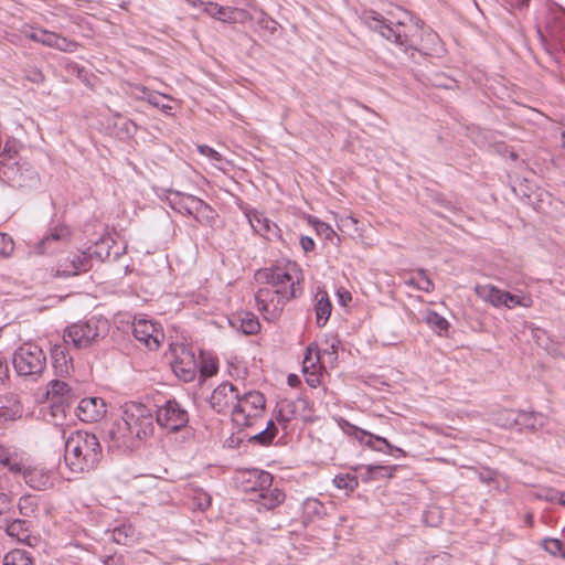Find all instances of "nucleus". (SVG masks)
Listing matches in <instances>:
<instances>
[{
  "label": "nucleus",
  "instance_id": "f704fd0d",
  "mask_svg": "<svg viewBox=\"0 0 565 565\" xmlns=\"http://www.w3.org/2000/svg\"><path fill=\"white\" fill-rule=\"evenodd\" d=\"M110 238L103 237L96 244L94 248H88V255L93 258L103 262L110 257Z\"/></svg>",
  "mask_w": 565,
  "mask_h": 565
},
{
  "label": "nucleus",
  "instance_id": "c9c22d12",
  "mask_svg": "<svg viewBox=\"0 0 565 565\" xmlns=\"http://www.w3.org/2000/svg\"><path fill=\"white\" fill-rule=\"evenodd\" d=\"M239 329L244 334H255L260 329V323L257 317L252 312H244L238 317Z\"/></svg>",
  "mask_w": 565,
  "mask_h": 565
},
{
  "label": "nucleus",
  "instance_id": "6ab92c4d",
  "mask_svg": "<svg viewBox=\"0 0 565 565\" xmlns=\"http://www.w3.org/2000/svg\"><path fill=\"white\" fill-rule=\"evenodd\" d=\"M246 216L253 230L266 239L271 241L280 238V228L264 213L252 210L246 213Z\"/></svg>",
  "mask_w": 565,
  "mask_h": 565
},
{
  "label": "nucleus",
  "instance_id": "9d476101",
  "mask_svg": "<svg viewBox=\"0 0 565 565\" xmlns=\"http://www.w3.org/2000/svg\"><path fill=\"white\" fill-rule=\"evenodd\" d=\"M157 423L170 431H179L189 423L188 411L175 399L167 401L157 409Z\"/></svg>",
  "mask_w": 565,
  "mask_h": 565
},
{
  "label": "nucleus",
  "instance_id": "7ed1b4c3",
  "mask_svg": "<svg viewBox=\"0 0 565 565\" xmlns=\"http://www.w3.org/2000/svg\"><path fill=\"white\" fill-rule=\"evenodd\" d=\"M0 466L7 467L14 475H22L25 483L39 491L54 486V473L40 467H28L22 456L4 446H0Z\"/></svg>",
  "mask_w": 565,
  "mask_h": 565
},
{
  "label": "nucleus",
  "instance_id": "1a4fd4ad",
  "mask_svg": "<svg viewBox=\"0 0 565 565\" xmlns=\"http://www.w3.org/2000/svg\"><path fill=\"white\" fill-rule=\"evenodd\" d=\"M173 355L171 366L174 374L184 382L193 381L199 371V360L194 350L185 344H177Z\"/></svg>",
  "mask_w": 565,
  "mask_h": 565
},
{
  "label": "nucleus",
  "instance_id": "49530a36",
  "mask_svg": "<svg viewBox=\"0 0 565 565\" xmlns=\"http://www.w3.org/2000/svg\"><path fill=\"white\" fill-rule=\"evenodd\" d=\"M529 202L534 206L535 210H543L545 201L548 202L550 194L543 190H537L534 193L524 194Z\"/></svg>",
  "mask_w": 565,
  "mask_h": 565
},
{
  "label": "nucleus",
  "instance_id": "37998d69",
  "mask_svg": "<svg viewBox=\"0 0 565 565\" xmlns=\"http://www.w3.org/2000/svg\"><path fill=\"white\" fill-rule=\"evenodd\" d=\"M192 502L195 509L205 511L211 507L212 498L203 490H195L192 497Z\"/></svg>",
  "mask_w": 565,
  "mask_h": 565
},
{
  "label": "nucleus",
  "instance_id": "20e7f679",
  "mask_svg": "<svg viewBox=\"0 0 565 565\" xmlns=\"http://www.w3.org/2000/svg\"><path fill=\"white\" fill-rule=\"evenodd\" d=\"M17 151L4 145L0 153V178L14 188H33L39 183V174L25 160L14 156Z\"/></svg>",
  "mask_w": 565,
  "mask_h": 565
},
{
  "label": "nucleus",
  "instance_id": "9b49d317",
  "mask_svg": "<svg viewBox=\"0 0 565 565\" xmlns=\"http://www.w3.org/2000/svg\"><path fill=\"white\" fill-rule=\"evenodd\" d=\"M72 231L65 224H55L49 227L45 235L35 244L34 253L38 255L52 254L71 242Z\"/></svg>",
  "mask_w": 565,
  "mask_h": 565
},
{
  "label": "nucleus",
  "instance_id": "cd10ccee",
  "mask_svg": "<svg viewBox=\"0 0 565 565\" xmlns=\"http://www.w3.org/2000/svg\"><path fill=\"white\" fill-rule=\"evenodd\" d=\"M6 532L9 536L21 543H29L31 537V525L28 520L14 519L6 524Z\"/></svg>",
  "mask_w": 565,
  "mask_h": 565
},
{
  "label": "nucleus",
  "instance_id": "052dcab7",
  "mask_svg": "<svg viewBox=\"0 0 565 565\" xmlns=\"http://www.w3.org/2000/svg\"><path fill=\"white\" fill-rule=\"evenodd\" d=\"M199 151L202 154L207 156L213 160H216V161L221 160V154L216 150L212 149L209 146H199Z\"/></svg>",
  "mask_w": 565,
  "mask_h": 565
},
{
  "label": "nucleus",
  "instance_id": "de8ad7c7",
  "mask_svg": "<svg viewBox=\"0 0 565 565\" xmlns=\"http://www.w3.org/2000/svg\"><path fill=\"white\" fill-rule=\"evenodd\" d=\"M273 431L268 429H262L250 436H248V441L252 444H258L260 446H268L274 440Z\"/></svg>",
  "mask_w": 565,
  "mask_h": 565
},
{
  "label": "nucleus",
  "instance_id": "f3484780",
  "mask_svg": "<svg viewBox=\"0 0 565 565\" xmlns=\"http://www.w3.org/2000/svg\"><path fill=\"white\" fill-rule=\"evenodd\" d=\"M92 259L88 252H79L68 256L64 262L60 263L56 268V276L70 277L85 273L92 268Z\"/></svg>",
  "mask_w": 565,
  "mask_h": 565
},
{
  "label": "nucleus",
  "instance_id": "aec40b11",
  "mask_svg": "<svg viewBox=\"0 0 565 565\" xmlns=\"http://www.w3.org/2000/svg\"><path fill=\"white\" fill-rule=\"evenodd\" d=\"M349 428L351 429L349 431L350 435H353L361 444H364L366 447L371 448L372 450L379 451V452H388L384 448H377V446L374 444V441L381 443L385 446L390 451H398L402 454V456H405V452L398 448L393 446L386 438L374 435L372 433H369L366 430H363L359 427H355L353 425H349Z\"/></svg>",
  "mask_w": 565,
  "mask_h": 565
},
{
  "label": "nucleus",
  "instance_id": "09e8293b",
  "mask_svg": "<svg viewBox=\"0 0 565 565\" xmlns=\"http://www.w3.org/2000/svg\"><path fill=\"white\" fill-rule=\"evenodd\" d=\"M19 511L22 515L29 516L36 510V503L33 497L24 495L21 497L18 503Z\"/></svg>",
  "mask_w": 565,
  "mask_h": 565
},
{
  "label": "nucleus",
  "instance_id": "e2e57ef3",
  "mask_svg": "<svg viewBox=\"0 0 565 565\" xmlns=\"http://www.w3.org/2000/svg\"><path fill=\"white\" fill-rule=\"evenodd\" d=\"M306 374H307L306 381L311 387H317L320 384V375H319L318 371H311Z\"/></svg>",
  "mask_w": 565,
  "mask_h": 565
},
{
  "label": "nucleus",
  "instance_id": "338daca9",
  "mask_svg": "<svg viewBox=\"0 0 565 565\" xmlns=\"http://www.w3.org/2000/svg\"><path fill=\"white\" fill-rule=\"evenodd\" d=\"M8 376V364L0 359V383Z\"/></svg>",
  "mask_w": 565,
  "mask_h": 565
},
{
  "label": "nucleus",
  "instance_id": "0eeeda50",
  "mask_svg": "<svg viewBox=\"0 0 565 565\" xmlns=\"http://www.w3.org/2000/svg\"><path fill=\"white\" fill-rule=\"evenodd\" d=\"M105 326L106 322L95 319L75 322L65 329L64 343L77 350L87 349L104 338Z\"/></svg>",
  "mask_w": 565,
  "mask_h": 565
},
{
  "label": "nucleus",
  "instance_id": "a18cd8bd",
  "mask_svg": "<svg viewBox=\"0 0 565 565\" xmlns=\"http://www.w3.org/2000/svg\"><path fill=\"white\" fill-rule=\"evenodd\" d=\"M70 385L61 380H52L50 382V388L47 391L54 397H65L70 393Z\"/></svg>",
  "mask_w": 565,
  "mask_h": 565
},
{
  "label": "nucleus",
  "instance_id": "c85d7f7f",
  "mask_svg": "<svg viewBox=\"0 0 565 565\" xmlns=\"http://www.w3.org/2000/svg\"><path fill=\"white\" fill-rule=\"evenodd\" d=\"M250 477L254 479V486L250 488V497L256 492L268 490L273 484V476L268 471L253 470Z\"/></svg>",
  "mask_w": 565,
  "mask_h": 565
},
{
  "label": "nucleus",
  "instance_id": "79ce46f5",
  "mask_svg": "<svg viewBox=\"0 0 565 565\" xmlns=\"http://www.w3.org/2000/svg\"><path fill=\"white\" fill-rule=\"evenodd\" d=\"M423 521L428 526H438L443 521V513L438 507H429L424 511Z\"/></svg>",
  "mask_w": 565,
  "mask_h": 565
},
{
  "label": "nucleus",
  "instance_id": "473e14b6",
  "mask_svg": "<svg viewBox=\"0 0 565 565\" xmlns=\"http://www.w3.org/2000/svg\"><path fill=\"white\" fill-rule=\"evenodd\" d=\"M135 530L130 524H120L111 531L110 539L117 544L128 545L132 542Z\"/></svg>",
  "mask_w": 565,
  "mask_h": 565
},
{
  "label": "nucleus",
  "instance_id": "72a5a7b5",
  "mask_svg": "<svg viewBox=\"0 0 565 565\" xmlns=\"http://www.w3.org/2000/svg\"><path fill=\"white\" fill-rule=\"evenodd\" d=\"M3 565H34V562L28 552L12 550L4 556Z\"/></svg>",
  "mask_w": 565,
  "mask_h": 565
},
{
  "label": "nucleus",
  "instance_id": "5fc2aeb1",
  "mask_svg": "<svg viewBox=\"0 0 565 565\" xmlns=\"http://www.w3.org/2000/svg\"><path fill=\"white\" fill-rule=\"evenodd\" d=\"M14 249L13 241L7 234L0 233V257H8Z\"/></svg>",
  "mask_w": 565,
  "mask_h": 565
},
{
  "label": "nucleus",
  "instance_id": "3c124183",
  "mask_svg": "<svg viewBox=\"0 0 565 565\" xmlns=\"http://www.w3.org/2000/svg\"><path fill=\"white\" fill-rule=\"evenodd\" d=\"M307 351H308V353L306 354L305 360H303V372L309 373L311 371H318L319 366L317 365V363L320 360L319 351L316 352V358H313L311 355V352H312L311 347H308Z\"/></svg>",
  "mask_w": 565,
  "mask_h": 565
},
{
  "label": "nucleus",
  "instance_id": "a211bd4d",
  "mask_svg": "<svg viewBox=\"0 0 565 565\" xmlns=\"http://www.w3.org/2000/svg\"><path fill=\"white\" fill-rule=\"evenodd\" d=\"M106 413V404L99 397L83 398L76 407V416L85 423L98 422Z\"/></svg>",
  "mask_w": 565,
  "mask_h": 565
},
{
  "label": "nucleus",
  "instance_id": "a19ab883",
  "mask_svg": "<svg viewBox=\"0 0 565 565\" xmlns=\"http://www.w3.org/2000/svg\"><path fill=\"white\" fill-rule=\"evenodd\" d=\"M333 483L339 489L353 491L359 486L358 477L351 475H338L333 479Z\"/></svg>",
  "mask_w": 565,
  "mask_h": 565
},
{
  "label": "nucleus",
  "instance_id": "423d86ee",
  "mask_svg": "<svg viewBox=\"0 0 565 565\" xmlns=\"http://www.w3.org/2000/svg\"><path fill=\"white\" fill-rule=\"evenodd\" d=\"M266 405L265 396L257 391L239 393L232 420L237 427H253L263 416Z\"/></svg>",
  "mask_w": 565,
  "mask_h": 565
},
{
  "label": "nucleus",
  "instance_id": "4d7b16f0",
  "mask_svg": "<svg viewBox=\"0 0 565 565\" xmlns=\"http://www.w3.org/2000/svg\"><path fill=\"white\" fill-rule=\"evenodd\" d=\"M451 556L448 553H439L429 558H426L424 565H450Z\"/></svg>",
  "mask_w": 565,
  "mask_h": 565
},
{
  "label": "nucleus",
  "instance_id": "4c0bfd02",
  "mask_svg": "<svg viewBox=\"0 0 565 565\" xmlns=\"http://www.w3.org/2000/svg\"><path fill=\"white\" fill-rule=\"evenodd\" d=\"M425 321L438 334H443L448 331L449 322L435 311H428Z\"/></svg>",
  "mask_w": 565,
  "mask_h": 565
},
{
  "label": "nucleus",
  "instance_id": "412c9836",
  "mask_svg": "<svg viewBox=\"0 0 565 565\" xmlns=\"http://www.w3.org/2000/svg\"><path fill=\"white\" fill-rule=\"evenodd\" d=\"M52 365L60 377L70 375L73 370V359L64 344H55L51 350Z\"/></svg>",
  "mask_w": 565,
  "mask_h": 565
},
{
  "label": "nucleus",
  "instance_id": "ddd939ff",
  "mask_svg": "<svg viewBox=\"0 0 565 565\" xmlns=\"http://www.w3.org/2000/svg\"><path fill=\"white\" fill-rule=\"evenodd\" d=\"M239 390L230 382H223L212 392L209 403L210 406L218 414L233 415Z\"/></svg>",
  "mask_w": 565,
  "mask_h": 565
},
{
  "label": "nucleus",
  "instance_id": "603ef678",
  "mask_svg": "<svg viewBox=\"0 0 565 565\" xmlns=\"http://www.w3.org/2000/svg\"><path fill=\"white\" fill-rule=\"evenodd\" d=\"M417 275L418 282L416 284V288L425 292H431L434 290V284L427 276L426 271L424 269H418Z\"/></svg>",
  "mask_w": 565,
  "mask_h": 565
},
{
  "label": "nucleus",
  "instance_id": "774afa93",
  "mask_svg": "<svg viewBox=\"0 0 565 565\" xmlns=\"http://www.w3.org/2000/svg\"><path fill=\"white\" fill-rule=\"evenodd\" d=\"M264 429L271 430L274 437H276L277 431H278V429L273 420H269Z\"/></svg>",
  "mask_w": 565,
  "mask_h": 565
},
{
  "label": "nucleus",
  "instance_id": "a878e982",
  "mask_svg": "<svg viewBox=\"0 0 565 565\" xmlns=\"http://www.w3.org/2000/svg\"><path fill=\"white\" fill-rule=\"evenodd\" d=\"M475 292L481 300L489 302L495 308L503 307L504 305L505 290H502L493 285H477L475 287Z\"/></svg>",
  "mask_w": 565,
  "mask_h": 565
},
{
  "label": "nucleus",
  "instance_id": "58836bf2",
  "mask_svg": "<svg viewBox=\"0 0 565 565\" xmlns=\"http://www.w3.org/2000/svg\"><path fill=\"white\" fill-rule=\"evenodd\" d=\"M542 547L553 556H559L565 559V543L557 539H544Z\"/></svg>",
  "mask_w": 565,
  "mask_h": 565
},
{
  "label": "nucleus",
  "instance_id": "864d4df0",
  "mask_svg": "<svg viewBox=\"0 0 565 565\" xmlns=\"http://www.w3.org/2000/svg\"><path fill=\"white\" fill-rule=\"evenodd\" d=\"M305 509L309 514L319 515V516L326 514V508H324L323 503H321L317 499H308L305 502Z\"/></svg>",
  "mask_w": 565,
  "mask_h": 565
},
{
  "label": "nucleus",
  "instance_id": "4be33fe9",
  "mask_svg": "<svg viewBox=\"0 0 565 565\" xmlns=\"http://www.w3.org/2000/svg\"><path fill=\"white\" fill-rule=\"evenodd\" d=\"M513 422L519 431H536L546 425L547 418L542 413L519 411Z\"/></svg>",
  "mask_w": 565,
  "mask_h": 565
},
{
  "label": "nucleus",
  "instance_id": "680f3d73",
  "mask_svg": "<svg viewBox=\"0 0 565 565\" xmlns=\"http://www.w3.org/2000/svg\"><path fill=\"white\" fill-rule=\"evenodd\" d=\"M300 245L305 253L312 252L316 246L313 239L309 236H301Z\"/></svg>",
  "mask_w": 565,
  "mask_h": 565
},
{
  "label": "nucleus",
  "instance_id": "6e6d98bb",
  "mask_svg": "<svg viewBox=\"0 0 565 565\" xmlns=\"http://www.w3.org/2000/svg\"><path fill=\"white\" fill-rule=\"evenodd\" d=\"M257 24L264 29L267 30L270 34H274L277 31L278 23L266 15L265 13H262L260 17L257 20Z\"/></svg>",
  "mask_w": 565,
  "mask_h": 565
},
{
  "label": "nucleus",
  "instance_id": "39448f33",
  "mask_svg": "<svg viewBox=\"0 0 565 565\" xmlns=\"http://www.w3.org/2000/svg\"><path fill=\"white\" fill-rule=\"evenodd\" d=\"M12 364L18 375L38 381L46 370V355L40 347L24 343L13 353Z\"/></svg>",
  "mask_w": 565,
  "mask_h": 565
},
{
  "label": "nucleus",
  "instance_id": "bb28decb",
  "mask_svg": "<svg viewBox=\"0 0 565 565\" xmlns=\"http://www.w3.org/2000/svg\"><path fill=\"white\" fill-rule=\"evenodd\" d=\"M168 200L173 210L192 216L199 198L181 192H170Z\"/></svg>",
  "mask_w": 565,
  "mask_h": 565
},
{
  "label": "nucleus",
  "instance_id": "bf43d9fd",
  "mask_svg": "<svg viewBox=\"0 0 565 565\" xmlns=\"http://www.w3.org/2000/svg\"><path fill=\"white\" fill-rule=\"evenodd\" d=\"M292 404L290 402L281 403L279 408V417L278 419H281L284 422H289L292 418Z\"/></svg>",
  "mask_w": 565,
  "mask_h": 565
},
{
  "label": "nucleus",
  "instance_id": "2eb2a0df",
  "mask_svg": "<svg viewBox=\"0 0 565 565\" xmlns=\"http://www.w3.org/2000/svg\"><path fill=\"white\" fill-rule=\"evenodd\" d=\"M132 334L137 341L151 351L160 347L164 337L161 329L147 319H137L132 322Z\"/></svg>",
  "mask_w": 565,
  "mask_h": 565
},
{
  "label": "nucleus",
  "instance_id": "e433bc0d",
  "mask_svg": "<svg viewBox=\"0 0 565 565\" xmlns=\"http://www.w3.org/2000/svg\"><path fill=\"white\" fill-rule=\"evenodd\" d=\"M533 305L532 297L529 295H513L510 291L505 290L504 294V305L503 307L508 309H513L514 307H524L530 308Z\"/></svg>",
  "mask_w": 565,
  "mask_h": 565
},
{
  "label": "nucleus",
  "instance_id": "7c9ffc66",
  "mask_svg": "<svg viewBox=\"0 0 565 565\" xmlns=\"http://www.w3.org/2000/svg\"><path fill=\"white\" fill-rule=\"evenodd\" d=\"M331 309L332 306L329 297L323 292L315 306L316 321L319 327H323L327 323L331 315Z\"/></svg>",
  "mask_w": 565,
  "mask_h": 565
},
{
  "label": "nucleus",
  "instance_id": "c03bdc74",
  "mask_svg": "<svg viewBox=\"0 0 565 565\" xmlns=\"http://www.w3.org/2000/svg\"><path fill=\"white\" fill-rule=\"evenodd\" d=\"M311 224L315 227L317 234L324 237L326 239L332 241L334 237H338L337 233L329 224L317 218H313Z\"/></svg>",
  "mask_w": 565,
  "mask_h": 565
},
{
  "label": "nucleus",
  "instance_id": "f257e3e1",
  "mask_svg": "<svg viewBox=\"0 0 565 565\" xmlns=\"http://www.w3.org/2000/svg\"><path fill=\"white\" fill-rule=\"evenodd\" d=\"M255 279L267 285L255 292L257 309L267 321H276L286 302L302 294L300 273L296 264L259 269Z\"/></svg>",
  "mask_w": 565,
  "mask_h": 565
},
{
  "label": "nucleus",
  "instance_id": "c756f323",
  "mask_svg": "<svg viewBox=\"0 0 565 565\" xmlns=\"http://www.w3.org/2000/svg\"><path fill=\"white\" fill-rule=\"evenodd\" d=\"M12 481L6 473L0 475V515L11 508Z\"/></svg>",
  "mask_w": 565,
  "mask_h": 565
},
{
  "label": "nucleus",
  "instance_id": "4468645a",
  "mask_svg": "<svg viewBox=\"0 0 565 565\" xmlns=\"http://www.w3.org/2000/svg\"><path fill=\"white\" fill-rule=\"evenodd\" d=\"M106 440L109 448L116 449H131L138 443L136 436L131 430L126 415L113 423L106 435Z\"/></svg>",
  "mask_w": 565,
  "mask_h": 565
},
{
  "label": "nucleus",
  "instance_id": "f8f14e48",
  "mask_svg": "<svg viewBox=\"0 0 565 565\" xmlns=\"http://www.w3.org/2000/svg\"><path fill=\"white\" fill-rule=\"evenodd\" d=\"M362 20L365 25L377 31L386 40L393 41L401 46L408 45L407 35L403 34L399 30V26L402 25L401 23H398L397 28H393L391 23L386 22L384 17L374 10L364 11Z\"/></svg>",
  "mask_w": 565,
  "mask_h": 565
},
{
  "label": "nucleus",
  "instance_id": "6e6552de",
  "mask_svg": "<svg viewBox=\"0 0 565 565\" xmlns=\"http://www.w3.org/2000/svg\"><path fill=\"white\" fill-rule=\"evenodd\" d=\"M124 414L126 415L134 436H136L138 441L143 440L152 435V412L146 405L141 403L126 404Z\"/></svg>",
  "mask_w": 565,
  "mask_h": 565
},
{
  "label": "nucleus",
  "instance_id": "b1692460",
  "mask_svg": "<svg viewBox=\"0 0 565 565\" xmlns=\"http://www.w3.org/2000/svg\"><path fill=\"white\" fill-rule=\"evenodd\" d=\"M22 415V405L17 394L6 393L0 395V418L14 420Z\"/></svg>",
  "mask_w": 565,
  "mask_h": 565
},
{
  "label": "nucleus",
  "instance_id": "393cba45",
  "mask_svg": "<svg viewBox=\"0 0 565 565\" xmlns=\"http://www.w3.org/2000/svg\"><path fill=\"white\" fill-rule=\"evenodd\" d=\"M249 500L256 502L266 510H271L284 502L285 493L278 488L271 489L270 487L268 490L256 492V494L250 497Z\"/></svg>",
  "mask_w": 565,
  "mask_h": 565
},
{
  "label": "nucleus",
  "instance_id": "0e129e2a",
  "mask_svg": "<svg viewBox=\"0 0 565 565\" xmlns=\"http://www.w3.org/2000/svg\"><path fill=\"white\" fill-rule=\"evenodd\" d=\"M338 296L341 305L345 306L348 302L352 300V296L347 290H338Z\"/></svg>",
  "mask_w": 565,
  "mask_h": 565
},
{
  "label": "nucleus",
  "instance_id": "ea45409f",
  "mask_svg": "<svg viewBox=\"0 0 565 565\" xmlns=\"http://www.w3.org/2000/svg\"><path fill=\"white\" fill-rule=\"evenodd\" d=\"M199 360V371L201 377H211L215 375L218 371L217 362L213 359L206 360L202 355L198 356Z\"/></svg>",
  "mask_w": 565,
  "mask_h": 565
},
{
  "label": "nucleus",
  "instance_id": "2f4dec72",
  "mask_svg": "<svg viewBox=\"0 0 565 565\" xmlns=\"http://www.w3.org/2000/svg\"><path fill=\"white\" fill-rule=\"evenodd\" d=\"M215 211L203 200L199 199L193 210V217L200 224H211L215 218Z\"/></svg>",
  "mask_w": 565,
  "mask_h": 565
},
{
  "label": "nucleus",
  "instance_id": "69168bd1",
  "mask_svg": "<svg viewBox=\"0 0 565 565\" xmlns=\"http://www.w3.org/2000/svg\"><path fill=\"white\" fill-rule=\"evenodd\" d=\"M479 478L484 483H490L494 480V473L492 471L481 472Z\"/></svg>",
  "mask_w": 565,
  "mask_h": 565
},
{
  "label": "nucleus",
  "instance_id": "13d9d810",
  "mask_svg": "<svg viewBox=\"0 0 565 565\" xmlns=\"http://www.w3.org/2000/svg\"><path fill=\"white\" fill-rule=\"evenodd\" d=\"M366 469L371 477L376 476L379 472H381L382 477H385V476L392 477V471L394 470V468H392V467L372 466V465L367 466Z\"/></svg>",
  "mask_w": 565,
  "mask_h": 565
},
{
  "label": "nucleus",
  "instance_id": "dca6fc26",
  "mask_svg": "<svg viewBox=\"0 0 565 565\" xmlns=\"http://www.w3.org/2000/svg\"><path fill=\"white\" fill-rule=\"evenodd\" d=\"M26 36L34 42H39L45 46L54 47L63 52H75L77 49L76 42L43 29L32 30L26 33Z\"/></svg>",
  "mask_w": 565,
  "mask_h": 565
},
{
  "label": "nucleus",
  "instance_id": "8fccbe9b",
  "mask_svg": "<svg viewBox=\"0 0 565 565\" xmlns=\"http://www.w3.org/2000/svg\"><path fill=\"white\" fill-rule=\"evenodd\" d=\"M516 413L518 412H514V411L501 412L497 417L498 424L505 428H515L516 429V424L513 422V419H515V417H516Z\"/></svg>",
  "mask_w": 565,
  "mask_h": 565
},
{
  "label": "nucleus",
  "instance_id": "f03ea898",
  "mask_svg": "<svg viewBox=\"0 0 565 565\" xmlns=\"http://www.w3.org/2000/svg\"><path fill=\"white\" fill-rule=\"evenodd\" d=\"M66 466L76 473L89 472L103 459V448L95 434L85 430L72 431L65 441Z\"/></svg>",
  "mask_w": 565,
  "mask_h": 565
},
{
  "label": "nucleus",
  "instance_id": "5701e85b",
  "mask_svg": "<svg viewBox=\"0 0 565 565\" xmlns=\"http://www.w3.org/2000/svg\"><path fill=\"white\" fill-rule=\"evenodd\" d=\"M204 11L211 17L227 23L242 22L246 17V12L242 9L221 7L211 2L205 6Z\"/></svg>",
  "mask_w": 565,
  "mask_h": 565
}]
</instances>
